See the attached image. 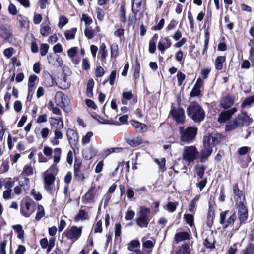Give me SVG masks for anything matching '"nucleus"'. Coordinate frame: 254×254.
I'll return each instance as SVG.
<instances>
[{"instance_id":"obj_1","label":"nucleus","mask_w":254,"mask_h":254,"mask_svg":"<svg viewBox=\"0 0 254 254\" xmlns=\"http://www.w3.org/2000/svg\"><path fill=\"white\" fill-rule=\"evenodd\" d=\"M188 116L196 123L203 121L205 117V113L202 107L196 102H191L187 108Z\"/></svg>"},{"instance_id":"obj_2","label":"nucleus","mask_w":254,"mask_h":254,"mask_svg":"<svg viewBox=\"0 0 254 254\" xmlns=\"http://www.w3.org/2000/svg\"><path fill=\"white\" fill-rule=\"evenodd\" d=\"M151 212L149 208L141 206L139 211L137 213V217L135 219L136 224L141 228H146L148 227L149 223L150 221Z\"/></svg>"},{"instance_id":"obj_3","label":"nucleus","mask_w":254,"mask_h":254,"mask_svg":"<svg viewBox=\"0 0 254 254\" xmlns=\"http://www.w3.org/2000/svg\"><path fill=\"white\" fill-rule=\"evenodd\" d=\"M197 130V128L194 127H188L186 128L180 127L179 131L181 141L187 143H191L195 139Z\"/></svg>"},{"instance_id":"obj_4","label":"nucleus","mask_w":254,"mask_h":254,"mask_svg":"<svg viewBox=\"0 0 254 254\" xmlns=\"http://www.w3.org/2000/svg\"><path fill=\"white\" fill-rule=\"evenodd\" d=\"M236 218L237 216L235 212L226 210L220 213V223L224 228H226L233 225Z\"/></svg>"},{"instance_id":"obj_5","label":"nucleus","mask_w":254,"mask_h":254,"mask_svg":"<svg viewBox=\"0 0 254 254\" xmlns=\"http://www.w3.org/2000/svg\"><path fill=\"white\" fill-rule=\"evenodd\" d=\"M198 151L194 146H185L183 151V159L188 164L193 162L198 154Z\"/></svg>"},{"instance_id":"obj_6","label":"nucleus","mask_w":254,"mask_h":254,"mask_svg":"<svg viewBox=\"0 0 254 254\" xmlns=\"http://www.w3.org/2000/svg\"><path fill=\"white\" fill-rule=\"evenodd\" d=\"M169 114L177 123L184 124L185 123L186 117L183 108L173 107L171 108Z\"/></svg>"},{"instance_id":"obj_7","label":"nucleus","mask_w":254,"mask_h":254,"mask_svg":"<svg viewBox=\"0 0 254 254\" xmlns=\"http://www.w3.org/2000/svg\"><path fill=\"white\" fill-rule=\"evenodd\" d=\"M238 216L239 221V227L245 224L248 217V209L245 204L240 202L237 204Z\"/></svg>"},{"instance_id":"obj_8","label":"nucleus","mask_w":254,"mask_h":254,"mask_svg":"<svg viewBox=\"0 0 254 254\" xmlns=\"http://www.w3.org/2000/svg\"><path fill=\"white\" fill-rule=\"evenodd\" d=\"M81 232V227L78 228L76 226H72L70 228H67L64 231V234L67 239L71 240L74 242L80 237Z\"/></svg>"},{"instance_id":"obj_9","label":"nucleus","mask_w":254,"mask_h":254,"mask_svg":"<svg viewBox=\"0 0 254 254\" xmlns=\"http://www.w3.org/2000/svg\"><path fill=\"white\" fill-rule=\"evenodd\" d=\"M67 97L61 91L57 92L55 96V100L57 105L64 110L67 104Z\"/></svg>"},{"instance_id":"obj_10","label":"nucleus","mask_w":254,"mask_h":254,"mask_svg":"<svg viewBox=\"0 0 254 254\" xmlns=\"http://www.w3.org/2000/svg\"><path fill=\"white\" fill-rule=\"evenodd\" d=\"M237 111L236 107H233L227 111H224L219 114L218 121L220 123H225L229 120L231 116Z\"/></svg>"},{"instance_id":"obj_11","label":"nucleus","mask_w":254,"mask_h":254,"mask_svg":"<svg viewBox=\"0 0 254 254\" xmlns=\"http://www.w3.org/2000/svg\"><path fill=\"white\" fill-rule=\"evenodd\" d=\"M236 120L238 122L240 126H248L252 122V119L244 112L238 114Z\"/></svg>"},{"instance_id":"obj_12","label":"nucleus","mask_w":254,"mask_h":254,"mask_svg":"<svg viewBox=\"0 0 254 254\" xmlns=\"http://www.w3.org/2000/svg\"><path fill=\"white\" fill-rule=\"evenodd\" d=\"M172 45V42L169 37H165L162 38L158 42V49L162 54L165 52V51L170 48Z\"/></svg>"},{"instance_id":"obj_13","label":"nucleus","mask_w":254,"mask_h":254,"mask_svg":"<svg viewBox=\"0 0 254 254\" xmlns=\"http://www.w3.org/2000/svg\"><path fill=\"white\" fill-rule=\"evenodd\" d=\"M235 100L234 96L232 95H227L224 97L220 101L221 107L226 109L230 108L233 105Z\"/></svg>"},{"instance_id":"obj_14","label":"nucleus","mask_w":254,"mask_h":254,"mask_svg":"<svg viewBox=\"0 0 254 254\" xmlns=\"http://www.w3.org/2000/svg\"><path fill=\"white\" fill-rule=\"evenodd\" d=\"M67 137L69 143L71 145H75L79 139L78 133L72 129H67Z\"/></svg>"},{"instance_id":"obj_15","label":"nucleus","mask_w":254,"mask_h":254,"mask_svg":"<svg viewBox=\"0 0 254 254\" xmlns=\"http://www.w3.org/2000/svg\"><path fill=\"white\" fill-rule=\"evenodd\" d=\"M204 245L207 248L213 249L215 247V240L213 232H210L208 234L204 235Z\"/></svg>"},{"instance_id":"obj_16","label":"nucleus","mask_w":254,"mask_h":254,"mask_svg":"<svg viewBox=\"0 0 254 254\" xmlns=\"http://www.w3.org/2000/svg\"><path fill=\"white\" fill-rule=\"evenodd\" d=\"M34 205L35 203L34 201L25 202L24 206L26 211H24L22 209L21 210V212L23 216L26 217H29L34 211Z\"/></svg>"},{"instance_id":"obj_17","label":"nucleus","mask_w":254,"mask_h":254,"mask_svg":"<svg viewBox=\"0 0 254 254\" xmlns=\"http://www.w3.org/2000/svg\"><path fill=\"white\" fill-rule=\"evenodd\" d=\"M97 152L98 151L95 148L90 146L88 149L83 150L82 154L86 159L89 160L96 156Z\"/></svg>"},{"instance_id":"obj_18","label":"nucleus","mask_w":254,"mask_h":254,"mask_svg":"<svg viewBox=\"0 0 254 254\" xmlns=\"http://www.w3.org/2000/svg\"><path fill=\"white\" fill-rule=\"evenodd\" d=\"M49 122L52 127L56 129H62L64 127V123L61 118L58 119L55 118H51L49 119Z\"/></svg>"},{"instance_id":"obj_19","label":"nucleus","mask_w":254,"mask_h":254,"mask_svg":"<svg viewBox=\"0 0 254 254\" xmlns=\"http://www.w3.org/2000/svg\"><path fill=\"white\" fill-rule=\"evenodd\" d=\"M62 77V79H61L60 81H58V82L56 83V85H58L60 88L62 89L69 88L70 86V82L68 79L66 74L64 73Z\"/></svg>"},{"instance_id":"obj_20","label":"nucleus","mask_w":254,"mask_h":254,"mask_svg":"<svg viewBox=\"0 0 254 254\" xmlns=\"http://www.w3.org/2000/svg\"><path fill=\"white\" fill-rule=\"evenodd\" d=\"M55 180V176L53 174H47L45 175L44 177V181H45V188L48 190L50 191L52 189L51 186L54 183Z\"/></svg>"},{"instance_id":"obj_21","label":"nucleus","mask_w":254,"mask_h":254,"mask_svg":"<svg viewBox=\"0 0 254 254\" xmlns=\"http://www.w3.org/2000/svg\"><path fill=\"white\" fill-rule=\"evenodd\" d=\"M212 152V149L211 147H207L204 146V149L201 150L200 154V161L201 162H205L208 158L211 155Z\"/></svg>"},{"instance_id":"obj_22","label":"nucleus","mask_w":254,"mask_h":254,"mask_svg":"<svg viewBox=\"0 0 254 254\" xmlns=\"http://www.w3.org/2000/svg\"><path fill=\"white\" fill-rule=\"evenodd\" d=\"M126 142L131 146L136 147L143 142L140 136L129 137L126 138Z\"/></svg>"},{"instance_id":"obj_23","label":"nucleus","mask_w":254,"mask_h":254,"mask_svg":"<svg viewBox=\"0 0 254 254\" xmlns=\"http://www.w3.org/2000/svg\"><path fill=\"white\" fill-rule=\"evenodd\" d=\"M52 29L48 23L43 22L41 25L40 33L43 37H47L51 33Z\"/></svg>"},{"instance_id":"obj_24","label":"nucleus","mask_w":254,"mask_h":254,"mask_svg":"<svg viewBox=\"0 0 254 254\" xmlns=\"http://www.w3.org/2000/svg\"><path fill=\"white\" fill-rule=\"evenodd\" d=\"M131 122V125L137 131L139 132H144L147 130V127L145 124L136 121H132Z\"/></svg>"},{"instance_id":"obj_25","label":"nucleus","mask_w":254,"mask_h":254,"mask_svg":"<svg viewBox=\"0 0 254 254\" xmlns=\"http://www.w3.org/2000/svg\"><path fill=\"white\" fill-rule=\"evenodd\" d=\"M11 35V31L9 27L5 25H1L0 27V35L4 39H8Z\"/></svg>"},{"instance_id":"obj_26","label":"nucleus","mask_w":254,"mask_h":254,"mask_svg":"<svg viewBox=\"0 0 254 254\" xmlns=\"http://www.w3.org/2000/svg\"><path fill=\"white\" fill-rule=\"evenodd\" d=\"M142 0H132V11L135 16L141 10Z\"/></svg>"},{"instance_id":"obj_27","label":"nucleus","mask_w":254,"mask_h":254,"mask_svg":"<svg viewBox=\"0 0 254 254\" xmlns=\"http://www.w3.org/2000/svg\"><path fill=\"white\" fill-rule=\"evenodd\" d=\"M189 238V234L187 232H179L175 234L174 239L176 243L178 242L188 239Z\"/></svg>"},{"instance_id":"obj_28","label":"nucleus","mask_w":254,"mask_h":254,"mask_svg":"<svg viewBox=\"0 0 254 254\" xmlns=\"http://www.w3.org/2000/svg\"><path fill=\"white\" fill-rule=\"evenodd\" d=\"M99 55L100 56L101 60L105 61L108 56V51L105 43H102L99 49Z\"/></svg>"},{"instance_id":"obj_29","label":"nucleus","mask_w":254,"mask_h":254,"mask_svg":"<svg viewBox=\"0 0 254 254\" xmlns=\"http://www.w3.org/2000/svg\"><path fill=\"white\" fill-rule=\"evenodd\" d=\"M240 127H241L235 119L233 121L230 122L228 124L226 125L225 130L226 131L233 130Z\"/></svg>"},{"instance_id":"obj_30","label":"nucleus","mask_w":254,"mask_h":254,"mask_svg":"<svg viewBox=\"0 0 254 254\" xmlns=\"http://www.w3.org/2000/svg\"><path fill=\"white\" fill-rule=\"evenodd\" d=\"M210 134L212 138L211 143L214 145V147L216 145L219 144L223 140V136L220 134L212 133Z\"/></svg>"},{"instance_id":"obj_31","label":"nucleus","mask_w":254,"mask_h":254,"mask_svg":"<svg viewBox=\"0 0 254 254\" xmlns=\"http://www.w3.org/2000/svg\"><path fill=\"white\" fill-rule=\"evenodd\" d=\"M254 103V95L247 97L242 102V108H250L252 104Z\"/></svg>"},{"instance_id":"obj_32","label":"nucleus","mask_w":254,"mask_h":254,"mask_svg":"<svg viewBox=\"0 0 254 254\" xmlns=\"http://www.w3.org/2000/svg\"><path fill=\"white\" fill-rule=\"evenodd\" d=\"M94 82L92 79H90L88 81L86 88V94L88 97L91 98L93 97V88L94 87Z\"/></svg>"},{"instance_id":"obj_33","label":"nucleus","mask_w":254,"mask_h":254,"mask_svg":"<svg viewBox=\"0 0 254 254\" xmlns=\"http://www.w3.org/2000/svg\"><path fill=\"white\" fill-rule=\"evenodd\" d=\"M206 169V167L203 165H197L195 166V171L198 179H202L203 178Z\"/></svg>"},{"instance_id":"obj_34","label":"nucleus","mask_w":254,"mask_h":254,"mask_svg":"<svg viewBox=\"0 0 254 254\" xmlns=\"http://www.w3.org/2000/svg\"><path fill=\"white\" fill-rule=\"evenodd\" d=\"M212 138L210 134H207L204 136L203 138V146L207 147H211L212 149L214 145L211 143Z\"/></svg>"},{"instance_id":"obj_35","label":"nucleus","mask_w":254,"mask_h":254,"mask_svg":"<svg viewBox=\"0 0 254 254\" xmlns=\"http://www.w3.org/2000/svg\"><path fill=\"white\" fill-rule=\"evenodd\" d=\"M154 161L158 164L159 166V169L160 171L163 172L166 170L165 166L166 160L164 158L155 159Z\"/></svg>"},{"instance_id":"obj_36","label":"nucleus","mask_w":254,"mask_h":254,"mask_svg":"<svg viewBox=\"0 0 254 254\" xmlns=\"http://www.w3.org/2000/svg\"><path fill=\"white\" fill-rule=\"evenodd\" d=\"M100 189V187L99 186H96L95 184L92 183L88 191L95 197L99 195Z\"/></svg>"},{"instance_id":"obj_37","label":"nucleus","mask_w":254,"mask_h":254,"mask_svg":"<svg viewBox=\"0 0 254 254\" xmlns=\"http://www.w3.org/2000/svg\"><path fill=\"white\" fill-rule=\"evenodd\" d=\"M225 61V56H218L215 60V67L217 70H221L223 68V63Z\"/></svg>"},{"instance_id":"obj_38","label":"nucleus","mask_w":254,"mask_h":254,"mask_svg":"<svg viewBox=\"0 0 254 254\" xmlns=\"http://www.w3.org/2000/svg\"><path fill=\"white\" fill-rule=\"evenodd\" d=\"M12 228L13 230L17 233L18 238L21 239L23 238L24 232L21 225H13Z\"/></svg>"},{"instance_id":"obj_39","label":"nucleus","mask_w":254,"mask_h":254,"mask_svg":"<svg viewBox=\"0 0 254 254\" xmlns=\"http://www.w3.org/2000/svg\"><path fill=\"white\" fill-rule=\"evenodd\" d=\"M140 246V242L138 240H132L128 244L127 249L129 251H134L137 250V248Z\"/></svg>"},{"instance_id":"obj_40","label":"nucleus","mask_w":254,"mask_h":254,"mask_svg":"<svg viewBox=\"0 0 254 254\" xmlns=\"http://www.w3.org/2000/svg\"><path fill=\"white\" fill-rule=\"evenodd\" d=\"M111 49V57L116 58L118 56V49L119 47L117 43H114L110 46Z\"/></svg>"},{"instance_id":"obj_41","label":"nucleus","mask_w":254,"mask_h":254,"mask_svg":"<svg viewBox=\"0 0 254 254\" xmlns=\"http://www.w3.org/2000/svg\"><path fill=\"white\" fill-rule=\"evenodd\" d=\"M76 30L77 29L76 28H73L69 30L66 31L64 33L66 39L67 40L74 39Z\"/></svg>"},{"instance_id":"obj_42","label":"nucleus","mask_w":254,"mask_h":254,"mask_svg":"<svg viewBox=\"0 0 254 254\" xmlns=\"http://www.w3.org/2000/svg\"><path fill=\"white\" fill-rule=\"evenodd\" d=\"M45 215V212L43 207L41 205L38 206V210L35 217V219L37 221L40 220Z\"/></svg>"},{"instance_id":"obj_43","label":"nucleus","mask_w":254,"mask_h":254,"mask_svg":"<svg viewBox=\"0 0 254 254\" xmlns=\"http://www.w3.org/2000/svg\"><path fill=\"white\" fill-rule=\"evenodd\" d=\"M184 219L187 224L192 227L194 225V217L192 215L187 214L184 215Z\"/></svg>"},{"instance_id":"obj_44","label":"nucleus","mask_w":254,"mask_h":254,"mask_svg":"<svg viewBox=\"0 0 254 254\" xmlns=\"http://www.w3.org/2000/svg\"><path fill=\"white\" fill-rule=\"evenodd\" d=\"M74 177L75 179L80 182H83L85 177L80 170H76L74 171Z\"/></svg>"},{"instance_id":"obj_45","label":"nucleus","mask_w":254,"mask_h":254,"mask_svg":"<svg viewBox=\"0 0 254 254\" xmlns=\"http://www.w3.org/2000/svg\"><path fill=\"white\" fill-rule=\"evenodd\" d=\"M22 173L26 176H30L33 174V169L30 165H26L24 167Z\"/></svg>"},{"instance_id":"obj_46","label":"nucleus","mask_w":254,"mask_h":254,"mask_svg":"<svg viewBox=\"0 0 254 254\" xmlns=\"http://www.w3.org/2000/svg\"><path fill=\"white\" fill-rule=\"evenodd\" d=\"M94 198V197L89 191H87L82 199L84 202L87 203L93 202Z\"/></svg>"},{"instance_id":"obj_47","label":"nucleus","mask_w":254,"mask_h":254,"mask_svg":"<svg viewBox=\"0 0 254 254\" xmlns=\"http://www.w3.org/2000/svg\"><path fill=\"white\" fill-rule=\"evenodd\" d=\"M120 20L121 22L125 23L126 21V10L125 6L123 5L121 6V12L120 15Z\"/></svg>"},{"instance_id":"obj_48","label":"nucleus","mask_w":254,"mask_h":254,"mask_svg":"<svg viewBox=\"0 0 254 254\" xmlns=\"http://www.w3.org/2000/svg\"><path fill=\"white\" fill-rule=\"evenodd\" d=\"M198 179H199L198 178V182L196 184V187H198L200 191H201L202 189L206 186L207 182V178H202L200 181H199Z\"/></svg>"},{"instance_id":"obj_49","label":"nucleus","mask_w":254,"mask_h":254,"mask_svg":"<svg viewBox=\"0 0 254 254\" xmlns=\"http://www.w3.org/2000/svg\"><path fill=\"white\" fill-rule=\"evenodd\" d=\"M37 76L34 75H31L29 77L28 80V86H29V91L31 90V89H32L35 85V81L37 80Z\"/></svg>"},{"instance_id":"obj_50","label":"nucleus","mask_w":254,"mask_h":254,"mask_svg":"<svg viewBox=\"0 0 254 254\" xmlns=\"http://www.w3.org/2000/svg\"><path fill=\"white\" fill-rule=\"evenodd\" d=\"M241 254H254V245L250 244Z\"/></svg>"},{"instance_id":"obj_51","label":"nucleus","mask_w":254,"mask_h":254,"mask_svg":"<svg viewBox=\"0 0 254 254\" xmlns=\"http://www.w3.org/2000/svg\"><path fill=\"white\" fill-rule=\"evenodd\" d=\"M85 36L88 39H91L94 37V32L91 27H87L85 29L84 31Z\"/></svg>"},{"instance_id":"obj_52","label":"nucleus","mask_w":254,"mask_h":254,"mask_svg":"<svg viewBox=\"0 0 254 254\" xmlns=\"http://www.w3.org/2000/svg\"><path fill=\"white\" fill-rule=\"evenodd\" d=\"M122 150L121 148H111L106 150L104 152V155L107 157L111 153L113 152H119Z\"/></svg>"},{"instance_id":"obj_53","label":"nucleus","mask_w":254,"mask_h":254,"mask_svg":"<svg viewBox=\"0 0 254 254\" xmlns=\"http://www.w3.org/2000/svg\"><path fill=\"white\" fill-rule=\"evenodd\" d=\"M49 49V45L47 44H42L40 47V54L42 56H45Z\"/></svg>"},{"instance_id":"obj_54","label":"nucleus","mask_w":254,"mask_h":254,"mask_svg":"<svg viewBox=\"0 0 254 254\" xmlns=\"http://www.w3.org/2000/svg\"><path fill=\"white\" fill-rule=\"evenodd\" d=\"M93 133L92 132H88L82 138V143L84 144L88 143L90 142V138L92 136Z\"/></svg>"},{"instance_id":"obj_55","label":"nucleus","mask_w":254,"mask_h":254,"mask_svg":"<svg viewBox=\"0 0 254 254\" xmlns=\"http://www.w3.org/2000/svg\"><path fill=\"white\" fill-rule=\"evenodd\" d=\"M177 77L178 85L179 86H181L182 84V82H183V80L186 78V75L184 73L179 71L177 73Z\"/></svg>"},{"instance_id":"obj_56","label":"nucleus","mask_w":254,"mask_h":254,"mask_svg":"<svg viewBox=\"0 0 254 254\" xmlns=\"http://www.w3.org/2000/svg\"><path fill=\"white\" fill-rule=\"evenodd\" d=\"M8 10L9 13L12 15H15L17 14V10L16 6L12 3H10L8 7Z\"/></svg>"},{"instance_id":"obj_57","label":"nucleus","mask_w":254,"mask_h":254,"mask_svg":"<svg viewBox=\"0 0 254 254\" xmlns=\"http://www.w3.org/2000/svg\"><path fill=\"white\" fill-rule=\"evenodd\" d=\"M142 246L145 248H151L153 247L154 245L153 242L151 240L145 241L144 238H142Z\"/></svg>"},{"instance_id":"obj_58","label":"nucleus","mask_w":254,"mask_h":254,"mask_svg":"<svg viewBox=\"0 0 254 254\" xmlns=\"http://www.w3.org/2000/svg\"><path fill=\"white\" fill-rule=\"evenodd\" d=\"M135 216V212L133 210H128L126 213L125 219L126 220H130L132 219Z\"/></svg>"},{"instance_id":"obj_59","label":"nucleus","mask_w":254,"mask_h":254,"mask_svg":"<svg viewBox=\"0 0 254 254\" xmlns=\"http://www.w3.org/2000/svg\"><path fill=\"white\" fill-rule=\"evenodd\" d=\"M7 245V241H1L0 244V254H6L5 247Z\"/></svg>"},{"instance_id":"obj_60","label":"nucleus","mask_w":254,"mask_h":254,"mask_svg":"<svg viewBox=\"0 0 254 254\" xmlns=\"http://www.w3.org/2000/svg\"><path fill=\"white\" fill-rule=\"evenodd\" d=\"M87 213L85 210H80L76 217L77 220H83L85 219Z\"/></svg>"},{"instance_id":"obj_61","label":"nucleus","mask_w":254,"mask_h":254,"mask_svg":"<svg viewBox=\"0 0 254 254\" xmlns=\"http://www.w3.org/2000/svg\"><path fill=\"white\" fill-rule=\"evenodd\" d=\"M96 10L97 19L100 21H103L104 18V12L100 8H97Z\"/></svg>"},{"instance_id":"obj_62","label":"nucleus","mask_w":254,"mask_h":254,"mask_svg":"<svg viewBox=\"0 0 254 254\" xmlns=\"http://www.w3.org/2000/svg\"><path fill=\"white\" fill-rule=\"evenodd\" d=\"M94 231L95 233H101L102 231V221H98L94 226Z\"/></svg>"},{"instance_id":"obj_63","label":"nucleus","mask_w":254,"mask_h":254,"mask_svg":"<svg viewBox=\"0 0 254 254\" xmlns=\"http://www.w3.org/2000/svg\"><path fill=\"white\" fill-rule=\"evenodd\" d=\"M14 49L12 47L5 49L3 51L4 55L7 58H10L13 53Z\"/></svg>"},{"instance_id":"obj_64","label":"nucleus","mask_w":254,"mask_h":254,"mask_svg":"<svg viewBox=\"0 0 254 254\" xmlns=\"http://www.w3.org/2000/svg\"><path fill=\"white\" fill-rule=\"evenodd\" d=\"M249 59L254 66V47H252L250 48L249 50Z\"/></svg>"}]
</instances>
